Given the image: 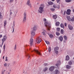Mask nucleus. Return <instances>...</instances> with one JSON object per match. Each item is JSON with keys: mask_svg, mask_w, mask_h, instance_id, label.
<instances>
[{"mask_svg": "<svg viewBox=\"0 0 74 74\" xmlns=\"http://www.w3.org/2000/svg\"><path fill=\"white\" fill-rule=\"evenodd\" d=\"M44 25L46 27H47V30H50V28L51 27V24L49 23H48L47 22H46L44 23Z\"/></svg>", "mask_w": 74, "mask_h": 74, "instance_id": "f257e3e1", "label": "nucleus"}, {"mask_svg": "<svg viewBox=\"0 0 74 74\" xmlns=\"http://www.w3.org/2000/svg\"><path fill=\"white\" fill-rule=\"evenodd\" d=\"M38 11L39 13H40V14H42V12H43L44 11V7H40Z\"/></svg>", "mask_w": 74, "mask_h": 74, "instance_id": "f03ea898", "label": "nucleus"}, {"mask_svg": "<svg viewBox=\"0 0 74 74\" xmlns=\"http://www.w3.org/2000/svg\"><path fill=\"white\" fill-rule=\"evenodd\" d=\"M26 12H24V13L23 17V22L24 23H25L26 21Z\"/></svg>", "mask_w": 74, "mask_h": 74, "instance_id": "7ed1b4c3", "label": "nucleus"}, {"mask_svg": "<svg viewBox=\"0 0 74 74\" xmlns=\"http://www.w3.org/2000/svg\"><path fill=\"white\" fill-rule=\"evenodd\" d=\"M36 32V31H34L33 30L31 32V38H33L34 36H35V35L36 34L35 33V32Z\"/></svg>", "mask_w": 74, "mask_h": 74, "instance_id": "20e7f679", "label": "nucleus"}, {"mask_svg": "<svg viewBox=\"0 0 74 74\" xmlns=\"http://www.w3.org/2000/svg\"><path fill=\"white\" fill-rule=\"evenodd\" d=\"M59 48L58 47H56L54 48V52L57 55L58 53V51L59 50Z\"/></svg>", "mask_w": 74, "mask_h": 74, "instance_id": "39448f33", "label": "nucleus"}, {"mask_svg": "<svg viewBox=\"0 0 74 74\" xmlns=\"http://www.w3.org/2000/svg\"><path fill=\"white\" fill-rule=\"evenodd\" d=\"M7 38V37L6 36H3V38L1 40L2 42H4V41H6V39Z\"/></svg>", "mask_w": 74, "mask_h": 74, "instance_id": "423d86ee", "label": "nucleus"}, {"mask_svg": "<svg viewBox=\"0 0 74 74\" xmlns=\"http://www.w3.org/2000/svg\"><path fill=\"white\" fill-rule=\"evenodd\" d=\"M30 0H28L27 2V5H28L30 8H32V5L30 3Z\"/></svg>", "mask_w": 74, "mask_h": 74, "instance_id": "0eeeda50", "label": "nucleus"}, {"mask_svg": "<svg viewBox=\"0 0 74 74\" xmlns=\"http://www.w3.org/2000/svg\"><path fill=\"white\" fill-rule=\"evenodd\" d=\"M60 64H61L60 61L59 60L57 61V63L55 65L57 66V67H59V66L60 65Z\"/></svg>", "mask_w": 74, "mask_h": 74, "instance_id": "6e6552de", "label": "nucleus"}, {"mask_svg": "<svg viewBox=\"0 0 74 74\" xmlns=\"http://www.w3.org/2000/svg\"><path fill=\"white\" fill-rule=\"evenodd\" d=\"M34 52H36L37 54H38V55H41V53L38 51V50L34 49Z\"/></svg>", "mask_w": 74, "mask_h": 74, "instance_id": "1a4fd4ad", "label": "nucleus"}, {"mask_svg": "<svg viewBox=\"0 0 74 74\" xmlns=\"http://www.w3.org/2000/svg\"><path fill=\"white\" fill-rule=\"evenodd\" d=\"M60 73V72L58 70V69H56L54 71V74H59Z\"/></svg>", "mask_w": 74, "mask_h": 74, "instance_id": "9d476101", "label": "nucleus"}, {"mask_svg": "<svg viewBox=\"0 0 74 74\" xmlns=\"http://www.w3.org/2000/svg\"><path fill=\"white\" fill-rule=\"evenodd\" d=\"M30 45L31 46L33 45V39L31 38L30 40Z\"/></svg>", "mask_w": 74, "mask_h": 74, "instance_id": "9b49d317", "label": "nucleus"}, {"mask_svg": "<svg viewBox=\"0 0 74 74\" xmlns=\"http://www.w3.org/2000/svg\"><path fill=\"white\" fill-rule=\"evenodd\" d=\"M36 41L37 43L39 44V43H40V42L41 41V39L40 38H37L36 40Z\"/></svg>", "mask_w": 74, "mask_h": 74, "instance_id": "f8f14e48", "label": "nucleus"}, {"mask_svg": "<svg viewBox=\"0 0 74 74\" xmlns=\"http://www.w3.org/2000/svg\"><path fill=\"white\" fill-rule=\"evenodd\" d=\"M70 12H71V10L70 9H68L67 10V12H66V14L67 15H70Z\"/></svg>", "mask_w": 74, "mask_h": 74, "instance_id": "ddd939ff", "label": "nucleus"}, {"mask_svg": "<svg viewBox=\"0 0 74 74\" xmlns=\"http://www.w3.org/2000/svg\"><path fill=\"white\" fill-rule=\"evenodd\" d=\"M37 25H34V26L33 30L36 31V30H37Z\"/></svg>", "mask_w": 74, "mask_h": 74, "instance_id": "4468645a", "label": "nucleus"}, {"mask_svg": "<svg viewBox=\"0 0 74 74\" xmlns=\"http://www.w3.org/2000/svg\"><path fill=\"white\" fill-rule=\"evenodd\" d=\"M68 28H69V30H73V27L70 25H68Z\"/></svg>", "mask_w": 74, "mask_h": 74, "instance_id": "2eb2a0df", "label": "nucleus"}, {"mask_svg": "<svg viewBox=\"0 0 74 74\" xmlns=\"http://www.w3.org/2000/svg\"><path fill=\"white\" fill-rule=\"evenodd\" d=\"M55 69V67L54 66H51L50 67V69H49V70L50 71H52L53 70H54V69Z\"/></svg>", "mask_w": 74, "mask_h": 74, "instance_id": "dca6fc26", "label": "nucleus"}, {"mask_svg": "<svg viewBox=\"0 0 74 74\" xmlns=\"http://www.w3.org/2000/svg\"><path fill=\"white\" fill-rule=\"evenodd\" d=\"M59 39L60 40V41H62L63 39V36H60L59 37Z\"/></svg>", "mask_w": 74, "mask_h": 74, "instance_id": "f3484780", "label": "nucleus"}, {"mask_svg": "<svg viewBox=\"0 0 74 74\" xmlns=\"http://www.w3.org/2000/svg\"><path fill=\"white\" fill-rule=\"evenodd\" d=\"M69 59H70V57H69V56L68 55L66 56L65 59L66 60H69Z\"/></svg>", "mask_w": 74, "mask_h": 74, "instance_id": "a211bd4d", "label": "nucleus"}, {"mask_svg": "<svg viewBox=\"0 0 74 74\" xmlns=\"http://www.w3.org/2000/svg\"><path fill=\"white\" fill-rule=\"evenodd\" d=\"M26 56L27 57V58H28V59H30V55H29V54L28 53H27L26 55Z\"/></svg>", "mask_w": 74, "mask_h": 74, "instance_id": "6ab92c4d", "label": "nucleus"}, {"mask_svg": "<svg viewBox=\"0 0 74 74\" xmlns=\"http://www.w3.org/2000/svg\"><path fill=\"white\" fill-rule=\"evenodd\" d=\"M60 27H62V28H63L64 29V25H63V23L61 24L60 25Z\"/></svg>", "mask_w": 74, "mask_h": 74, "instance_id": "aec40b11", "label": "nucleus"}, {"mask_svg": "<svg viewBox=\"0 0 74 74\" xmlns=\"http://www.w3.org/2000/svg\"><path fill=\"white\" fill-rule=\"evenodd\" d=\"M53 17L54 19H56L57 18V15H54L53 16Z\"/></svg>", "mask_w": 74, "mask_h": 74, "instance_id": "412c9836", "label": "nucleus"}, {"mask_svg": "<svg viewBox=\"0 0 74 74\" xmlns=\"http://www.w3.org/2000/svg\"><path fill=\"white\" fill-rule=\"evenodd\" d=\"M50 38H52L53 37V36L52 34H50L49 35Z\"/></svg>", "mask_w": 74, "mask_h": 74, "instance_id": "4be33fe9", "label": "nucleus"}, {"mask_svg": "<svg viewBox=\"0 0 74 74\" xmlns=\"http://www.w3.org/2000/svg\"><path fill=\"white\" fill-rule=\"evenodd\" d=\"M60 25V23L59 22H57L56 23V26H59V25Z\"/></svg>", "mask_w": 74, "mask_h": 74, "instance_id": "5701e85b", "label": "nucleus"}, {"mask_svg": "<svg viewBox=\"0 0 74 74\" xmlns=\"http://www.w3.org/2000/svg\"><path fill=\"white\" fill-rule=\"evenodd\" d=\"M66 67L67 69H71V66H69V65H67L66 66Z\"/></svg>", "mask_w": 74, "mask_h": 74, "instance_id": "b1692460", "label": "nucleus"}, {"mask_svg": "<svg viewBox=\"0 0 74 74\" xmlns=\"http://www.w3.org/2000/svg\"><path fill=\"white\" fill-rule=\"evenodd\" d=\"M67 18L68 21H71V18H70V16H67Z\"/></svg>", "mask_w": 74, "mask_h": 74, "instance_id": "393cba45", "label": "nucleus"}, {"mask_svg": "<svg viewBox=\"0 0 74 74\" xmlns=\"http://www.w3.org/2000/svg\"><path fill=\"white\" fill-rule=\"evenodd\" d=\"M48 69V68H47V67H45V68H44L43 69V71H47V70Z\"/></svg>", "mask_w": 74, "mask_h": 74, "instance_id": "a878e982", "label": "nucleus"}, {"mask_svg": "<svg viewBox=\"0 0 74 74\" xmlns=\"http://www.w3.org/2000/svg\"><path fill=\"white\" fill-rule=\"evenodd\" d=\"M4 27H5L6 25H7V22H6V21L5 20L4 21Z\"/></svg>", "mask_w": 74, "mask_h": 74, "instance_id": "bb28decb", "label": "nucleus"}, {"mask_svg": "<svg viewBox=\"0 0 74 74\" xmlns=\"http://www.w3.org/2000/svg\"><path fill=\"white\" fill-rule=\"evenodd\" d=\"M56 34L57 36H59L60 34V33L58 32H56Z\"/></svg>", "mask_w": 74, "mask_h": 74, "instance_id": "cd10ccee", "label": "nucleus"}, {"mask_svg": "<svg viewBox=\"0 0 74 74\" xmlns=\"http://www.w3.org/2000/svg\"><path fill=\"white\" fill-rule=\"evenodd\" d=\"M60 33L62 34L64 33V32H63V29H61L60 31Z\"/></svg>", "mask_w": 74, "mask_h": 74, "instance_id": "c85d7f7f", "label": "nucleus"}, {"mask_svg": "<svg viewBox=\"0 0 74 74\" xmlns=\"http://www.w3.org/2000/svg\"><path fill=\"white\" fill-rule=\"evenodd\" d=\"M5 70H2V74H4V72H5Z\"/></svg>", "mask_w": 74, "mask_h": 74, "instance_id": "c756f323", "label": "nucleus"}, {"mask_svg": "<svg viewBox=\"0 0 74 74\" xmlns=\"http://www.w3.org/2000/svg\"><path fill=\"white\" fill-rule=\"evenodd\" d=\"M69 65H72V62L71 61H69L68 63Z\"/></svg>", "mask_w": 74, "mask_h": 74, "instance_id": "7c9ffc66", "label": "nucleus"}, {"mask_svg": "<svg viewBox=\"0 0 74 74\" xmlns=\"http://www.w3.org/2000/svg\"><path fill=\"white\" fill-rule=\"evenodd\" d=\"M48 3L49 5H52V4H53V3L52 2H48Z\"/></svg>", "mask_w": 74, "mask_h": 74, "instance_id": "2f4dec72", "label": "nucleus"}, {"mask_svg": "<svg viewBox=\"0 0 74 74\" xmlns=\"http://www.w3.org/2000/svg\"><path fill=\"white\" fill-rule=\"evenodd\" d=\"M64 38L65 40H67V36H64L63 37Z\"/></svg>", "mask_w": 74, "mask_h": 74, "instance_id": "473e14b6", "label": "nucleus"}, {"mask_svg": "<svg viewBox=\"0 0 74 74\" xmlns=\"http://www.w3.org/2000/svg\"><path fill=\"white\" fill-rule=\"evenodd\" d=\"M66 2H67V3H69V2H70L71 1V0H65Z\"/></svg>", "mask_w": 74, "mask_h": 74, "instance_id": "72a5a7b5", "label": "nucleus"}, {"mask_svg": "<svg viewBox=\"0 0 74 74\" xmlns=\"http://www.w3.org/2000/svg\"><path fill=\"white\" fill-rule=\"evenodd\" d=\"M57 31V32H60V28L58 27L56 29Z\"/></svg>", "mask_w": 74, "mask_h": 74, "instance_id": "f704fd0d", "label": "nucleus"}, {"mask_svg": "<svg viewBox=\"0 0 74 74\" xmlns=\"http://www.w3.org/2000/svg\"><path fill=\"white\" fill-rule=\"evenodd\" d=\"M45 42L46 43V44H47L48 45H49V41H45Z\"/></svg>", "mask_w": 74, "mask_h": 74, "instance_id": "c9c22d12", "label": "nucleus"}, {"mask_svg": "<svg viewBox=\"0 0 74 74\" xmlns=\"http://www.w3.org/2000/svg\"><path fill=\"white\" fill-rule=\"evenodd\" d=\"M71 21L72 22H74V16L71 19Z\"/></svg>", "mask_w": 74, "mask_h": 74, "instance_id": "e433bc0d", "label": "nucleus"}, {"mask_svg": "<svg viewBox=\"0 0 74 74\" xmlns=\"http://www.w3.org/2000/svg\"><path fill=\"white\" fill-rule=\"evenodd\" d=\"M48 51H49V52H51V48L49 47L48 49Z\"/></svg>", "mask_w": 74, "mask_h": 74, "instance_id": "4c0bfd02", "label": "nucleus"}, {"mask_svg": "<svg viewBox=\"0 0 74 74\" xmlns=\"http://www.w3.org/2000/svg\"><path fill=\"white\" fill-rule=\"evenodd\" d=\"M2 18V15H1V13L0 12V19Z\"/></svg>", "mask_w": 74, "mask_h": 74, "instance_id": "58836bf2", "label": "nucleus"}, {"mask_svg": "<svg viewBox=\"0 0 74 74\" xmlns=\"http://www.w3.org/2000/svg\"><path fill=\"white\" fill-rule=\"evenodd\" d=\"M16 49V44L14 46V50L15 51Z\"/></svg>", "mask_w": 74, "mask_h": 74, "instance_id": "ea45409f", "label": "nucleus"}, {"mask_svg": "<svg viewBox=\"0 0 74 74\" xmlns=\"http://www.w3.org/2000/svg\"><path fill=\"white\" fill-rule=\"evenodd\" d=\"M5 44H4L3 47V49H4V50H5Z\"/></svg>", "mask_w": 74, "mask_h": 74, "instance_id": "a19ab883", "label": "nucleus"}, {"mask_svg": "<svg viewBox=\"0 0 74 74\" xmlns=\"http://www.w3.org/2000/svg\"><path fill=\"white\" fill-rule=\"evenodd\" d=\"M13 2H14V0H10V3H13Z\"/></svg>", "mask_w": 74, "mask_h": 74, "instance_id": "79ce46f5", "label": "nucleus"}, {"mask_svg": "<svg viewBox=\"0 0 74 74\" xmlns=\"http://www.w3.org/2000/svg\"><path fill=\"white\" fill-rule=\"evenodd\" d=\"M53 7L55 8H57V7H56V5H53Z\"/></svg>", "mask_w": 74, "mask_h": 74, "instance_id": "37998d69", "label": "nucleus"}, {"mask_svg": "<svg viewBox=\"0 0 74 74\" xmlns=\"http://www.w3.org/2000/svg\"><path fill=\"white\" fill-rule=\"evenodd\" d=\"M44 65L45 66H48V64L47 63L44 64Z\"/></svg>", "mask_w": 74, "mask_h": 74, "instance_id": "c03bdc74", "label": "nucleus"}, {"mask_svg": "<svg viewBox=\"0 0 74 74\" xmlns=\"http://www.w3.org/2000/svg\"><path fill=\"white\" fill-rule=\"evenodd\" d=\"M42 33L44 36H45V32H42Z\"/></svg>", "mask_w": 74, "mask_h": 74, "instance_id": "a18cd8bd", "label": "nucleus"}, {"mask_svg": "<svg viewBox=\"0 0 74 74\" xmlns=\"http://www.w3.org/2000/svg\"><path fill=\"white\" fill-rule=\"evenodd\" d=\"M56 1L57 3H59L60 1V0H56Z\"/></svg>", "mask_w": 74, "mask_h": 74, "instance_id": "49530a36", "label": "nucleus"}, {"mask_svg": "<svg viewBox=\"0 0 74 74\" xmlns=\"http://www.w3.org/2000/svg\"><path fill=\"white\" fill-rule=\"evenodd\" d=\"M51 11H55V9L53 8H51Z\"/></svg>", "mask_w": 74, "mask_h": 74, "instance_id": "de8ad7c7", "label": "nucleus"}, {"mask_svg": "<svg viewBox=\"0 0 74 74\" xmlns=\"http://www.w3.org/2000/svg\"><path fill=\"white\" fill-rule=\"evenodd\" d=\"M66 11H65L64 12V15H65V14H66Z\"/></svg>", "mask_w": 74, "mask_h": 74, "instance_id": "09e8293b", "label": "nucleus"}, {"mask_svg": "<svg viewBox=\"0 0 74 74\" xmlns=\"http://www.w3.org/2000/svg\"><path fill=\"white\" fill-rule=\"evenodd\" d=\"M43 21H44V22H46L47 21V20H46V18L44 19Z\"/></svg>", "mask_w": 74, "mask_h": 74, "instance_id": "8fccbe9b", "label": "nucleus"}, {"mask_svg": "<svg viewBox=\"0 0 74 74\" xmlns=\"http://www.w3.org/2000/svg\"><path fill=\"white\" fill-rule=\"evenodd\" d=\"M4 66H5L6 67L7 66V63H5V64H4Z\"/></svg>", "mask_w": 74, "mask_h": 74, "instance_id": "3c124183", "label": "nucleus"}, {"mask_svg": "<svg viewBox=\"0 0 74 74\" xmlns=\"http://www.w3.org/2000/svg\"><path fill=\"white\" fill-rule=\"evenodd\" d=\"M13 27V31L12 32V33H14V27Z\"/></svg>", "mask_w": 74, "mask_h": 74, "instance_id": "603ef678", "label": "nucleus"}, {"mask_svg": "<svg viewBox=\"0 0 74 74\" xmlns=\"http://www.w3.org/2000/svg\"><path fill=\"white\" fill-rule=\"evenodd\" d=\"M64 26H67V23H64Z\"/></svg>", "mask_w": 74, "mask_h": 74, "instance_id": "864d4df0", "label": "nucleus"}, {"mask_svg": "<svg viewBox=\"0 0 74 74\" xmlns=\"http://www.w3.org/2000/svg\"><path fill=\"white\" fill-rule=\"evenodd\" d=\"M13 26L14 27H15V23L14 21H13Z\"/></svg>", "mask_w": 74, "mask_h": 74, "instance_id": "5fc2aeb1", "label": "nucleus"}, {"mask_svg": "<svg viewBox=\"0 0 74 74\" xmlns=\"http://www.w3.org/2000/svg\"><path fill=\"white\" fill-rule=\"evenodd\" d=\"M2 35H0V38H1L2 37Z\"/></svg>", "mask_w": 74, "mask_h": 74, "instance_id": "6e6d98bb", "label": "nucleus"}, {"mask_svg": "<svg viewBox=\"0 0 74 74\" xmlns=\"http://www.w3.org/2000/svg\"><path fill=\"white\" fill-rule=\"evenodd\" d=\"M7 57H6V60H5V61H7Z\"/></svg>", "mask_w": 74, "mask_h": 74, "instance_id": "4d7b16f0", "label": "nucleus"}, {"mask_svg": "<svg viewBox=\"0 0 74 74\" xmlns=\"http://www.w3.org/2000/svg\"><path fill=\"white\" fill-rule=\"evenodd\" d=\"M3 44H4V42H2V44H1V45H3Z\"/></svg>", "mask_w": 74, "mask_h": 74, "instance_id": "13d9d810", "label": "nucleus"}, {"mask_svg": "<svg viewBox=\"0 0 74 74\" xmlns=\"http://www.w3.org/2000/svg\"><path fill=\"white\" fill-rule=\"evenodd\" d=\"M10 12V15H11V14H12V12Z\"/></svg>", "mask_w": 74, "mask_h": 74, "instance_id": "bf43d9fd", "label": "nucleus"}, {"mask_svg": "<svg viewBox=\"0 0 74 74\" xmlns=\"http://www.w3.org/2000/svg\"><path fill=\"white\" fill-rule=\"evenodd\" d=\"M57 8H58L59 9V6H58Z\"/></svg>", "mask_w": 74, "mask_h": 74, "instance_id": "052dcab7", "label": "nucleus"}, {"mask_svg": "<svg viewBox=\"0 0 74 74\" xmlns=\"http://www.w3.org/2000/svg\"><path fill=\"white\" fill-rule=\"evenodd\" d=\"M19 55H18V56H17L18 58H19Z\"/></svg>", "mask_w": 74, "mask_h": 74, "instance_id": "680f3d73", "label": "nucleus"}, {"mask_svg": "<svg viewBox=\"0 0 74 74\" xmlns=\"http://www.w3.org/2000/svg\"><path fill=\"white\" fill-rule=\"evenodd\" d=\"M2 46H3L2 45H1L0 46V47H1V48L2 47Z\"/></svg>", "mask_w": 74, "mask_h": 74, "instance_id": "e2e57ef3", "label": "nucleus"}, {"mask_svg": "<svg viewBox=\"0 0 74 74\" xmlns=\"http://www.w3.org/2000/svg\"><path fill=\"white\" fill-rule=\"evenodd\" d=\"M73 11L74 12V9L73 10Z\"/></svg>", "mask_w": 74, "mask_h": 74, "instance_id": "0e129e2a", "label": "nucleus"}, {"mask_svg": "<svg viewBox=\"0 0 74 74\" xmlns=\"http://www.w3.org/2000/svg\"><path fill=\"white\" fill-rule=\"evenodd\" d=\"M1 50L0 49V53H1Z\"/></svg>", "mask_w": 74, "mask_h": 74, "instance_id": "69168bd1", "label": "nucleus"}, {"mask_svg": "<svg viewBox=\"0 0 74 74\" xmlns=\"http://www.w3.org/2000/svg\"><path fill=\"white\" fill-rule=\"evenodd\" d=\"M51 1H55V0H51Z\"/></svg>", "mask_w": 74, "mask_h": 74, "instance_id": "338daca9", "label": "nucleus"}, {"mask_svg": "<svg viewBox=\"0 0 74 74\" xmlns=\"http://www.w3.org/2000/svg\"><path fill=\"white\" fill-rule=\"evenodd\" d=\"M11 11H12V10H10V12H11Z\"/></svg>", "mask_w": 74, "mask_h": 74, "instance_id": "774afa93", "label": "nucleus"}]
</instances>
